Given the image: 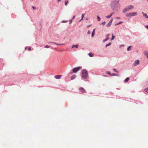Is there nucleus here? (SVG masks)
Masks as SVG:
<instances>
[{"instance_id":"9b49d317","label":"nucleus","mask_w":148,"mask_h":148,"mask_svg":"<svg viewBox=\"0 0 148 148\" xmlns=\"http://www.w3.org/2000/svg\"><path fill=\"white\" fill-rule=\"evenodd\" d=\"M142 13L143 14V15L146 18L148 19V16L145 13H144L143 12H142Z\"/></svg>"},{"instance_id":"7c9ffc66","label":"nucleus","mask_w":148,"mask_h":148,"mask_svg":"<svg viewBox=\"0 0 148 148\" xmlns=\"http://www.w3.org/2000/svg\"><path fill=\"white\" fill-rule=\"evenodd\" d=\"M45 47L46 48H48L49 47V46L47 45L45 46Z\"/></svg>"},{"instance_id":"a18cd8bd","label":"nucleus","mask_w":148,"mask_h":148,"mask_svg":"<svg viewBox=\"0 0 148 148\" xmlns=\"http://www.w3.org/2000/svg\"><path fill=\"white\" fill-rule=\"evenodd\" d=\"M58 1H60V0H58Z\"/></svg>"},{"instance_id":"6ab92c4d","label":"nucleus","mask_w":148,"mask_h":148,"mask_svg":"<svg viewBox=\"0 0 148 148\" xmlns=\"http://www.w3.org/2000/svg\"><path fill=\"white\" fill-rule=\"evenodd\" d=\"M78 45H73L72 47V48H74V47H75L76 48H78Z\"/></svg>"},{"instance_id":"7ed1b4c3","label":"nucleus","mask_w":148,"mask_h":148,"mask_svg":"<svg viewBox=\"0 0 148 148\" xmlns=\"http://www.w3.org/2000/svg\"><path fill=\"white\" fill-rule=\"evenodd\" d=\"M82 68V67H77L76 68H74L73 70V72H70V73L72 74L73 73H75L77 72L78 71L81 69Z\"/></svg>"},{"instance_id":"a19ab883","label":"nucleus","mask_w":148,"mask_h":148,"mask_svg":"<svg viewBox=\"0 0 148 148\" xmlns=\"http://www.w3.org/2000/svg\"><path fill=\"white\" fill-rule=\"evenodd\" d=\"M83 19V18H82L81 19V20L79 21H81L82 20V19Z\"/></svg>"},{"instance_id":"20e7f679","label":"nucleus","mask_w":148,"mask_h":148,"mask_svg":"<svg viewBox=\"0 0 148 148\" xmlns=\"http://www.w3.org/2000/svg\"><path fill=\"white\" fill-rule=\"evenodd\" d=\"M113 21V19L112 18L110 20V21H109V23L108 24H107L106 25V26L107 27H110Z\"/></svg>"},{"instance_id":"c9c22d12","label":"nucleus","mask_w":148,"mask_h":148,"mask_svg":"<svg viewBox=\"0 0 148 148\" xmlns=\"http://www.w3.org/2000/svg\"><path fill=\"white\" fill-rule=\"evenodd\" d=\"M67 22V21H62V23H66V22Z\"/></svg>"},{"instance_id":"423d86ee","label":"nucleus","mask_w":148,"mask_h":148,"mask_svg":"<svg viewBox=\"0 0 148 148\" xmlns=\"http://www.w3.org/2000/svg\"><path fill=\"white\" fill-rule=\"evenodd\" d=\"M129 10H130L128 9V8L127 7L125 8L123 10V13H125L127 11H128Z\"/></svg>"},{"instance_id":"4be33fe9","label":"nucleus","mask_w":148,"mask_h":148,"mask_svg":"<svg viewBox=\"0 0 148 148\" xmlns=\"http://www.w3.org/2000/svg\"><path fill=\"white\" fill-rule=\"evenodd\" d=\"M131 47V46H130L128 47L127 48V51H129L130 50V48Z\"/></svg>"},{"instance_id":"0eeeda50","label":"nucleus","mask_w":148,"mask_h":148,"mask_svg":"<svg viewBox=\"0 0 148 148\" xmlns=\"http://www.w3.org/2000/svg\"><path fill=\"white\" fill-rule=\"evenodd\" d=\"M62 76V75H56L54 77L56 79H60L61 78Z\"/></svg>"},{"instance_id":"412c9836","label":"nucleus","mask_w":148,"mask_h":148,"mask_svg":"<svg viewBox=\"0 0 148 148\" xmlns=\"http://www.w3.org/2000/svg\"><path fill=\"white\" fill-rule=\"evenodd\" d=\"M118 75V74L116 73H113L112 74L111 76H117Z\"/></svg>"},{"instance_id":"dca6fc26","label":"nucleus","mask_w":148,"mask_h":148,"mask_svg":"<svg viewBox=\"0 0 148 148\" xmlns=\"http://www.w3.org/2000/svg\"><path fill=\"white\" fill-rule=\"evenodd\" d=\"M51 43H52L53 44H56L57 45H63V44H58L56 43L55 42H51Z\"/></svg>"},{"instance_id":"4468645a","label":"nucleus","mask_w":148,"mask_h":148,"mask_svg":"<svg viewBox=\"0 0 148 148\" xmlns=\"http://www.w3.org/2000/svg\"><path fill=\"white\" fill-rule=\"evenodd\" d=\"M76 77V75H73L72 76H71V80H72L74 79H75Z\"/></svg>"},{"instance_id":"393cba45","label":"nucleus","mask_w":148,"mask_h":148,"mask_svg":"<svg viewBox=\"0 0 148 148\" xmlns=\"http://www.w3.org/2000/svg\"><path fill=\"white\" fill-rule=\"evenodd\" d=\"M67 0H66L65 3V5L66 6L67 5V3H68L69 1H66Z\"/></svg>"},{"instance_id":"f03ea898","label":"nucleus","mask_w":148,"mask_h":148,"mask_svg":"<svg viewBox=\"0 0 148 148\" xmlns=\"http://www.w3.org/2000/svg\"><path fill=\"white\" fill-rule=\"evenodd\" d=\"M137 15V13L136 12H130L129 13H127L126 14V16L127 17L134 16Z\"/></svg>"},{"instance_id":"b1692460","label":"nucleus","mask_w":148,"mask_h":148,"mask_svg":"<svg viewBox=\"0 0 148 148\" xmlns=\"http://www.w3.org/2000/svg\"><path fill=\"white\" fill-rule=\"evenodd\" d=\"M97 18L98 19V21H100L101 18L98 16H97Z\"/></svg>"},{"instance_id":"9d476101","label":"nucleus","mask_w":148,"mask_h":148,"mask_svg":"<svg viewBox=\"0 0 148 148\" xmlns=\"http://www.w3.org/2000/svg\"><path fill=\"white\" fill-rule=\"evenodd\" d=\"M113 14V13H111L109 15L106 16V18H111L112 17V15Z\"/></svg>"},{"instance_id":"c03bdc74","label":"nucleus","mask_w":148,"mask_h":148,"mask_svg":"<svg viewBox=\"0 0 148 148\" xmlns=\"http://www.w3.org/2000/svg\"><path fill=\"white\" fill-rule=\"evenodd\" d=\"M90 26V25H89V26H88V27H89Z\"/></svg>"},{"instance_id":"2f4dec72","label":"nucleus","mask_w":148,"mask_h":148,"mask_svg":"<svg viewBox=\"0 0 148 148\" xmlns=\"http://www.w3.org/2000/svg\"><path fill=\"white\" fill-rule=\"evenodd\" d=\"M72 22V19L70 20L69 23L70 24H71Z\"/></svg>"},{"instance_id":"4c0bfd02","label":"nucleus","mask_w":148,"mask_h":148,"mask_svg":"<svg viewBox=\"0 0 148 148\" xmlns=\"http://www.w3.org/2000/svg\"><path fill=\"white\" fill-rule=\"evenodd\" d=\"M75 15H74V16H73V18H72V20H73V19H74V18H75Z\"/></svg>"},{"instance_id":"ea45409f","label":"nucleus","mask_w":148,"mask_h":148,"mask_svg":"<svg viewBox=\"0 0 148 148\" xmlns=\"http://www.w3.org/2000/svg\"><path fill=\"white\" fill-rule=\"evenodd\" d=\"M28 49L29 51H30L31 49V48L30 47H29L28 48Z\"/></svg>"},{"instance_id":"39448f33","label":"nucleus","mask_w":148,"mask_h":148,"mask_svg":"<svg viewBox=\"0 0 148 148\" xmlns=\"http://www.w3.org/2000/svg\"><path fill=\"white\" fill-rule=\"evenodd\" d=\"M139 63V61L138 60H137L134 61V63L133 66H136Z\"/></svg>"},{"instance_id":"2eb2a0df","label":"nucleus","mask_w":148,"mask_h":148,"mask_svg":"<svg viewBox=\"0 0 148 148\" xmlns=\"http://www.w3.org/2000/svg\"><path fill=\"white\" fill-rule=\"evenodd\" d=\"M95 29H94L93 31H92V34H91V37H92L94 36L95 35Z\"/></svg>"},{"instance_id":"aec40b11","label":"nucleus","mask_w":148,"mask_h":148,"mask_svg":"<svg viewBox=\"0 0 148 148\" xmlns=\"http://www.w3.org/2000/svg\"><path fill=\"white\" fill-rule=\"evenodd\" d=\"M129 78L128 77H127L126 79H125L124 81L125 82H127L129 80Z\"/></svg>"},{"instance_id":"f704fd0d","label":"nucleus","mask_w":148,"mask_h":148,"mask_svg":"<svg viewBox=\"0 0 148 148\" xmlns=\"http://www.w3.org/2000/svg\"><path fill=\"white\" fill-rule=\"evenodd\" d=\"M90 31H88L87 32V34H90Z\"/></svg>"},{"instance_id":"58836bf2","label":"nucleus","mask_w":148,"mask_h":148,"mask_svg":"<svg viewBox=\"0 0 148 148\" xmlns=\"http://www.w3.org/2000/svg\"><path fill=\"white\" fill-rule=\"evenodd\" d=\"M32 8H33V9H34V10H35V9H36V8H35V7H34V6L32 7Z\"/></svg>"},{"instance_id":"f257e3e1","label":"nucleus","mask_w":148,"mask_h":148,"mask_svg":"<svg viewBox=\"0 0 148 148\" xmlns=\"http://www.w3.org/2000/svg\"><path fill=\"white\" fill-rule=\"evenodd\" d=\"M82 77L84 79H86L88 77L87 71L86 70H83L82 71Z\"/></svg>"},{"instance_id":"6e6552de","label":"nucleus","mask_w":148,"mask_h":148,"mask_svg":"<svg viewBox=\"0 0 148 148\" xmlns=\"http://www.w3.org/2000/svg\"><path fill=\"white\" fill-rule=\"evenodd\" d=\"M79 90L82 92H85V90L84 88L82 87H81L79 88Z\"/></svg>"},{"instance_id":"1a4fd4ad","label":"nucleus","mask_w":148,"mask_h":148,"mask_svg":"<svg viewBox=\"0 0 148 148\" xmlns=\"http://www.w3.org/2000/svg\"><path fill=\"white\" fill-rule=\"evenodd\" d=\"M127 7L128 8V9H129L130 10L131 9L134 8V7L131 5H128V6Z\"/></svg>"},{"instance_id":"ddd939ff","label":"nucleus","mask_w":148,"mask_h":148,"mask_svg":"<svg viewBox=\"0 0 148 148\" xmlns=\"http://www.w3.org/2000/svg\"><path fill=\"white\" fill-rule=\"evenodd\" d=\"M88 55H89V56H90V57H92L94 56L93 54H92L91 53H89Z\"/></svg>"},{"instance_id":"cd10ccee","label":"nucleus","mask_w":148,"mask_h":148,"mask_svg":"<svg viewBox=\"0 0 148 148\" xmlns=\"http://www.w3.org/2000/svg\"><path fill=\"white\" fill-rule=\"evenodd\" d=\"M123 23L122 22L120 21L119 22V23L116 24L115 25H119V24H120L121 23Z\"/></svg>"},{"instance_id":"c756f323","label":"nucleus","mask_w":148,"mask_h":148,"mask_svg":"<svg viewBox=\"0 0 148 148\" xmlns=\"http://www.w3.org/2000/svg\"><path fill=\"white\" fill-rule=\"evenodd\" d=\"M106 73H108V74L110 75V76H111V75H112V74H111V73H110V72L109 71H107L106 72Z\"/></svg>"},{"instance_id":"f3484780","label":"nucleus","mask_w":148,"mask_h":148,"mask_svg":"<svg viewBox=\"0 0 148 148\" xmlns=\"http://www.w3.org/2000/svg\"><path fill=\"white\" fill-rule=\"evenodd\" d=\"M110 35V34H108L107 35H106V39H107L108 40L109 39V36Z\"/></svg>"},{"instance_id":"37998d69","label":"nucleus","mask_w":148,"mask_h":148,"mask_svg":"<svg viewBox=\"0 0 148 148\" xmlns=\"http://www.w3.org/2000/svg\"><path fill=\"white\" fill-rule=\"evenodd\" d=\"M116 18H117V19H120V18H119V17H117Z\"/></svg>"},{"instance_id":"a211bd4d","label":"nucleus","mask_w":148,"mask_h":148,"mask_svg":"<svg viewBox=\"0 0 148 148\" xmlns=\"http://www.w3.org/2000/svg\"><path fill=\"white\" fill-rule=\"evenodd\" d=\"M112 38H111V39H110V40L111 41L113 40L115 38V37L114 36L113 34H112Z\"/></svg>"},{"instance_id":"f8f14e48","label":"nucleus","mask_w":148,"mask_h":148,"mask_svg":"<svg viewBox=\"0 0 148 148\" xmlns=\"http://www.w3.org/2000/svg\"><path fill=\"white\" fill-rule=\"evenodd\" d=\"M144 54L147 58H148V52L147 51H146L144 52Z\"/></svg>"},{"instance_id":"e433bc0d","label":"nucleus","mask_w":148,"mask_h":148,"mask_svg":"<svg viewBox=\"0 0 148 148\" xmlns=\"http://www.w3.org/2000/svg\"><path fill=\"white\" fill-rule=\"evenodd\" d=\"M145 28H147L148 29V25H146L145 26Z\"/></svg>"},{"instance_id":"473e14b6","label":"nucleus","mask_w":148,"mask_h":148,"mask_svg":"<svg viewBox=\"0 0 148 148\" xmlns=\"http://www.w3.org/2000/svg\"><path fill=\"white\" fill-rule=\"evenodd\" d=\"M84 15V14H83L82 15V18H83Z\"/></svg>"},{"instance_id":"79ce46f5","label":"nucleus","mask_w":148,"mask_h":148,"mask_svg":"<svg viewBox=\"0 0 148 148\" xmlns=\"http://www.w3.org/2000/svg\"><path fill=\"white\" fill-rule=\"evenodd\" d=\"M83 19V18H82L81 19V20L79 21H81L82 20V19Z\"/></svg>"},{"instance_id":"5701e85b","label":"nucleus","mask_w":148,"mask_h":148,"mask_svg":"<svg viewBox=\"0 0 148 148\" xmlns=\"http://www.w3.org/2000/svg\"><path fill=\"white\" fill-rule=\"evenodd\" d=\"M110 44H111L110 43H108V44H106V45L105 46L106 47V48L107 47H108V46L110 45Z\"/></svg>"},{"instance_id":"c85d7f7f","label":"nucleus","mask_w":148,"mask_h":148,"mask_svg":"<svg viewBox=\"0 0 148 148\" xmlns=\"http://www.w3.org/2000/svg\"><path fill=\"white\" fill-rule=\"evenodd\" d=\"M105 23H106V22L104 21V22H102L101 23V25H104L105 24Z\"/></svg>"},{"instance_id":"72a5a7b5","label":"nucleus","mask_w":148,"mask_h":148,"mask_svg":"<svg viewBox=\"0 0 148 148\" xmlns=\"http://www.w3.org/2000/svg\"><path fill=\"white\" fill-rule=\"evenodd\" d=\"M108 40L106 38L105 39L103 40V42H104Z\"/></svg>"},{"instance_id":"a878e982","label":"nucleus","mask_w":148,"mask_h":148,"mask_svg":"<svg viewBox=\"0 0 148 148\" xmlns=\"http://www.w3.org/2000/svg\"><path fill=\"white\" fill-rule=\"evenodd\" d=\"M144 90L146 91V92H147V93H148V88H146V89H144Z\"/></svg>"},{"instance_id":"bb28decb","label":"nucleus","mask_w":148,"mask_h":148,"mask_svg":"<svg viewBox=\"0 0 148 148\" xmlns=\"http://www.w3.org/2000/svg\"><path fill=\"white\" fill-rule=\"evenodd\" d=\"M113 71H115L116 72V73H119V72L117 71L116 70V69H113Z\"/></svg>"},{"instance_id":"49530a36","label":"nucleus","mask_w":148,"mask_h":148,"mask_svg":"<svg viewBox=\"0 0 148 148\" xmlns=\"http://www.w3.org/2000/svg\"><path fill=\"white\" fill-rule=\"evenodd\" d=\"M146 1H148V0H146Z\"/></svg>"}]
</instances>
